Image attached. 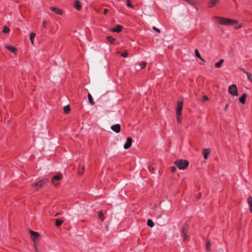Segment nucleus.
<instances>
[{
  "label": "nucleus",
  "mask_w": 252,
  "mask_h": 252,
  "mask_svg": "<svg viewBox=\"0 0 252 252\" xmlns=\"http://www.w3.org/2000/svg\"><path fill=\"white\" fill-rule=\"evenodd\" d=\"M214 19H216V22L218 24L225 26L233 25L238 22L236 20L219 16H215Z\"/></svg>",
  "instance_id": "obj_1"
},
{
  "label": "nucleus",
  "mask_w": 252,
  "mask_h": 252,
  "mask_svg": "<svg viewBox=\"0 0 252 252\" xmlns=\"http://www.w3.org/2000/svg\"><path fill=\"white\" fill-rule=\"evenodd\" d=\"M174 163L180 170L185 169L189 164V161L186 159H178L175 161Z\"/></svg>",
  "instance_id": "obj_2"
},
{
  "label": "nucleus",
  "mask_w": 252,
  "mask_h": 252,
  "mask_svg": "<svg viewBox=\"0 0 252 252\" xmlns=\"http://www.w3.org/2000/svg\"><path fill=\"white\" fill-rule=\"evenodd\" d=\"M228 93L233 96H238V89L235 84H232L229 87Z\"/></svg>",
  "instance_id": "obj_3"
},
{
  "label": "nucleus",
  "mask_w": 252,
  "mask_h": 252,
  "mask_svg": "<svg viewBox=\"0 0 252 252\" xmlns=\"http://www.w3.org/2000/svg\"><path fill=\"white\" fill-rule=\"evenodd\" d=\"M49 181V180L47 178L41 179L39 180L38 182L35 183L33 185L36 188V189H38L48 183Z\"/></svg>",
  "instance_id": "obj_4"
},
{
  "label": "nucleus",
  "mask_w": 252,
  "mask_h": 252,
  "mask_svg": "<svg viewBox=\"0 0 252 252\" xmlns=\"http://www.w3.org/2000/svg\"><path fill=\"white\" fill-rule=\"evenodd\" d=\"M183 103L182 101H178L177 106L176 108V115L181 116L182 111L183 109Z\"/></svg>",
  "instance_id": "obj_5"
},
{
  "label": "nucleus",
  "mask_w": 252,
  "mask_h": 252,
  "mask_svg": "<svg viewBox=\"0 0 252 252\" xmlns=\"http://www.w3.org/2000/svg\"><path fill=\"white\" fill-rule=\"evenodd\" d=\"M62 178V175L61 174L54 175L51 179V182L53 184L56 185V181H58Z\"/></svg>",
  "instance_id": "obj_6"
},
{
  "label": "nucleus",
  "mask_w": 252,
  "mask_h": 252,
  "mask_svg": "<svg viewBox=\"0 0 252 252\" xmlns=\"http://www.w3.org/2000/svg\"><path fill=\"white\" fill-rule=\"evenodd\" d=\"M132 138L131 137H127L126 138V143L125 144L124 146V148L125 149H128L132 144Z\"/></svg>",
  "instance_id": "obj_7"
},
{
  "label": "nucleus",
  "mask_w": 252,
  "mask_h": 252,
  "mask_svg": "<svg viewBox=\"0 0 252 252\" xmlns=\"http://www.w3.org/2000/svg\"><path fill=\"white\" fill-rule=\"evenodd\" d=\"M30 234L31 238L34 241L35 239H37L39 236V234L38 233L36 232H34L32 230H30Z\"/></svg>",
  "instance_id": "obj_8"
},
{
  "label": "nucleus",
  "mask_w": 252,
  "mask_h": 252,
  "mask_svg": "<svg viewBox=\"0 0 252 252\" xmlns=\"http://www.w3.org/2000/svg\"><path fill=\"white\" fill-rule=\"evenodd\" d=\"M111 129L116 133H118L121 130V126L119 124H115L111 126Z\"/></svg>",
  "instance_id": "obj_9"
},
{
  "label": "nucleus",
  "mask_w": 252,
  "mask_h": 252,
  "mask_svg": "<svg viewBox=\"0 0 252 252\" xmlns=\"http://www.w3.org/2000/svg\"><path fill=\"white\" fill-rule=\"evenodd\" d=\"M74 7L78 10H80L82 9L81 2L78 0H75L74 1Z\"/></svg>",
  "instance_id": "obj_10"
},
{
  "label": "nucleus",
  "mask_w": 252,
  "mask_h": 252,
  "mask_svg": "<svg viewBox=\"0 0 252 252\" xmlns=\"http://www.w3.org/2000/svg\"><path fill=\"white\" fill-rule=\"evenodd\" d=\"M50 9L54 12H55V13L58 14V15H62L63 14V11L62 9H59L58 8H56V7H50Z\"/></svg>",
  "instance_id": "obj_11"
},
{
  "label": "nucleus",
  "mask_w": 252,
  "mask_h": 252,
  "mask_svg": "<svg viewBox=\"0 0 252 252\" xmlns=\"http://www.w3.org/2000/svg\"><path fill=\"white\" fill-rule=\"evenodd\" d=\"M123 29V26L120 25H117L114 28L111 29L112 32H119Z\"/></svg>",
  "instance_id": "obj_12"
},
{
  "label": "nucleus",
  "mask_w": 252,
  "mask_h": 252,
  "mask_svg": "<svg viewBox=\"0 0 252 252\" xmlns=\"http://www.w3.org/2000/svg\"><path fill=\"white\" fill-rule=\"evenodd\" d=\"M202 154L205 159H207L210 154V151L209 149H204L203 150Z\"/></svg>",
  "instance_id": "obj_13"
},
{
  "label": "nucleus",
  "mask_w": 252,
  "mask_h": 252,
  "mask_svg": "<svg viewBox=\"0 0 252 252\" xmlns=\"http://www.w3.org/2000/svg\"><path fill=\"white\" fill-rule=\"evenodd\" d=\"M5 47L8 50L14 53H16L17 51V49L15 47L11 45H6Z\"/></svg>",
  "instance_id": "obj_14"
},
{
  "label": "nucleus",
  "mask_w": 252,
  "mask_h": 252,
  "mask_svg": "<svg viewBox=\"0 0 252 252\" xmlns=\"http://www.w3.org/2000/svg\"><path fill=\"white\" fill-rule=\"evenodd\" d=\"M220 0H210V2L209 3V7H213L216 6L219 2Z\"/></svg>",
  "instance_id": "obj_15"
},
{
  "label": "nucleus",
  "mask_w": 252,
  "mask_h": 252,
  "mask_svg": "<svg viewBox=\"0 0 252 252\" xmlns=\"http://www.w3.org/2000/svg\"><path fill=\"white\" fill-rule=\"evenodd\" d=\"M247 96V94L246 93H244L239 98V100L240 102L242 104H245L246 97Z\"/></svg>",
  "instance_id": "obj_16"
},
{
  "label": "nucleus",
  "mask_w": 252,
  "mask_h": 252,
  "mask_svg": "<svg viewBox=\"0 0 252 252\" xmlns=\"http://www.w3.org/2000/svg\"><path fill=\"white\" fill-rule=\"evenodd\" d=\"M248 203L249 205L250 211L251 213H252V197L251 196H249L248 197Z\"/></svg>",
  "instance_id": "obj_17"
},
{
  "label": "nucleus",
  "mask_w": 252,
  "mask_h": 252,
  "mask_svg": "<svg viewBox=\"0 0 252 252\" xmlns=\"http://www.w3.org/2000/svg\"><path fill=\"white\" fill-rule=\"evenodd\" d=\"M189 225L187 223H184L183 226L182 232L183 234L188 233Z\"/></svg>",
  "instance_id": "obj_18"
},
{
  "label": "nucleus",
  "mask_w": 252,
  "mask_h": 252,
  "mask_svg": "<svg viewBox=\"0 0 252 252\" xmlns=\"http://www.w3.org/2000/svg\"><path fill=\"white\" fill-rule=\"evenodd\" d=\"M188 2L189 4L192 6H195L196 4V2L194 0H183Z\"/></svg>",
  "instance_id": "obj_19"
},
{
  "label": "nucleus",
  "mask_w": 252,
  "mask_h": 252,
  "mask_svg": "<svg viewBox=\"0 0 252 252\" xmlns=\"http://www.w3.org/2000/svg\"><path fill=\"white\" fill-rule=\"evenodd\" d=\"M36 34L34 32H31L30 35V39L32 44H33V39L35 38Z\"/></svg>",
  "instance_id": "obj_20"
},
{
  "label": "nucleus",
  "mask_w": 252,
  "mask_h": 252,
  "mask_svg": "<svg viewBox=\"0 0 252 252\" xmlns=\"http://www.w3.org/2000/svg\"><path fill=\"white\" fill-rule=\"evenodd\" d=\"M88 98L89 103L91 105H94V100L93 99V97L90 93H88Z\"/></svg>",
  "instance_id": "obj_21"
},
{
  "label": "nucleus",
  "mask_w": 252,
  "mask_h": 252,
  "mask_svg": "<svg viewBox=\"0 0 252 252\" xmlns=\"http://www.w3.org/2000/svg\"><path fill=\"white\" fill-rule=\"evenodd\" d=\"M63 221L62 220L60 219H57L56 220V225L57 227L60 226L62 223H63Z\"/></svg>",
  "instance_id": "obj_22"
},
{
  "label": "nucleus",
  "mask_w": 252,
  "mask_h": 252,
  "mask_svg": "<svg viewBox=\"0 0 252 252\" xmlns=\"http://www.w3.org/2000/svg\"><path fill=\"white\" fill-rule=\"evenodd\" d=\"M106 38L112 44L114 43L115 41V39L114 37H113L112 36H107Z\"/></svg>",
  "instance_id": "obj_23"
},
{
  "label": "nucleus",
  "mask_w": 252,
  "mask_h": 252,
  "mask_svg": "<svg viewBox=\"0 0 252 252\" xmlns=\"http://www.w3.org/2000/svg\"><path fill=\"white\" fill-rule=\"evenodd\" d=\"M147 225L151 227H153L154 225L153 221L151 219H148L147 220Z\"/></svg>",
  "instance_id": "obj_24"
},
{
  "label": "nucleus",
  "mask_w": 252,
  "mask_h": 252,
  "mask_svg": "<svg viewBox=\"0 0 252 252\" xmlns=\"http://www.w3.org/2000/svg\"><path fill=\"white\" fill-rule=\"evenodd\" d=\"M211 242L209 241H208L206 243V250L208 251H211Z\"/></svg>",
  "instance_id": "obj_25"
},
{
  "label": "nucleus",
  "mask_w": 252,
  "mask_h": 252,
  "mask_svg": "<svg viewBox=\"0 0 252 252\" xmlns=\"http://www.w3.org/2000/svg\"><path fill=\"white\" fill-rule=\"evenodd\" d=\"M70 109L69 105L65 106L63 107V111L65 114H67L70 111Z\"/></svg>",
  "instance_id": "obj_26"
},
{
  "label": "nucleus",
  "mask_w": 252,
  "mask_h": 252,
  "mask_svg": "<svg viewBox=\"0 0 252 252\" xmlns=\"http://www.w3.org/2000/svg\"><path fill=\"white\" fill-rule=\"evenodd\" d=\"M247 76V77H248V80L251 82L252 83V74L250 73V72H248L247 73H246V74Z\"/></svg>",
  "instance_id": "obj_27"
},
{
  "label": "nucleus",
  "mask_w": 252,
  "mask_h": 252,
  "mask_svg": "<svg viewBox=\"0 0 252 252\" xmlns=\"http://www.w3.org/2000/svg\"><path fill=\"white\" fill-rule=\"evenodd\" d=\"M10 31L9 28L7 26H4L3 28L2 32L4 33H7Z\"/></svg>",
  "instance_id": "obj_28"
},
{
  "label": "nucleus",
  "mask_w": 252,
  "mask_h": 252,
  "mask_svg": "<svg viewBox=\"0 0 252 252\" xmlns=\"http://www.w3.org/2000/svg\"><path fill=\"white\" fill-rule=\"evenodd\" d=\"M194 53H195V55L196 57L197 58H200V59L201 60H203L201 56H200V53L199 52H198V50L197 49H195V51H194Z\"/></svg>",
  "instance_id": "obj_29"
},
{
  "label": "nucleus",
  "mask_w": 252,
  "mask_h": 252,
  "mask_svg": "<svg viewBox=\"0 0 252 252\" xmlns=\"http://www.w3.org/2000/svg\"><path fill=\"white\" fill-rule=\"evenodd\" d=\"M183 240L184 241H188L189 240V236L187 234H183Z\"/></svg>",
  "instance_id": "obj_30"
},
{
  "label": "nucleus",
  "mask_w": 252,
  "mask_h": 252,
  "mask_svg": "<svg viewBox=\"0 0 252 252\" xmlns=\"http://www.w3.org/2000/svg\"><path fill=\"white\" fill-rule=\"evenodd\" d=\"M146 65H147V63L146 62H142L140 63V66L141 69H143V68H145V67L146 66Z\"/></svg>",
  "instance_id": "obj_31"
},
{
  "label": "nucleus",
  "mask_w": 252,
  "mask_h": 252,
  "mask_svg": "<svg viewBox=\"0 0 252 252\" xmlns=\"http://www.w3.org/2000/svg\"><path fill=\"white\" fill-rule=\"evenodd\" d=\"M98 215H99L100 219L101 220H103L104 219V216H103V213L102 212H99L98 213Z\"/></svg>",
  "instance_id": "obj_32"
},
{
  "label": "nucleus",
  "mask_w": 252,
  "mask_h": 252,
  "mask_svg": "<svg viewBox=\"0 0 252 252\" xmlns=\"http://www.w3.org/2000/svg\"><path fill=\"white\" fill-rule=\"evenodd\" d=\"M126 5L129 7H130L131 8H133V6L132 5V4L130 2V1L129 0H127V3H126Z\"/></svg>",
  "instance_id": "obj_33"
},
{
  "label": "nucleus",
  "mask_w": 252,
  "mask_h": 252,
  "mask_svg": "<svg viewBox=\"0 0 252 252\" xmlns=\"http://www.w3.org/2000/svg\"><path fill=\"white\" fill-rule=\"evenodd\" d=\"M181 116L176 115L177 121L178 124L181 123Z\"/></svg>",
  "instance_id": "obj_34"
},
{
  "label": "nucleus",
  "mask_w": 252,
  "mask_h": 252,
  "mask_svg": "<svg viewBox=\"0 0 252 252\" xmlns=\"http://www.w3.org/2000/svg\"><path fill=\"white\" fill-rule=\"evenodd\" d=\"M222 64L219 62L215 63V66L217 68H220Z\"/></svg>",
  "instance_id": "obj_35"
},
{
  "label": "nucleus",
  "mask_w": 252,
  "mask_h": 252,
  "mask_svg": "<svg viewBox=\"0 0 252 252\" xmlns=\"http://www.w3.org/2000/svg\"><path fill=\"white\" fill-rule=\"evenodd\" d=\"M121 56L126 58L128 56V53L126 52H124L121 54Z\"/></svg>",
  "instance_id": "obj_36"
},
{
  "label": "nucleus",
  "mask_w": 252,
  "mask_h": 252,
  "mask_svg": "<svg viewBox=\"0 0 252 252\" xmlns=\"http://www.w3.org/2000/svg\"><path fill=\"white\" fill-rule=\"evenodd\" d=\"M208 97L207 95H205L203 96L202 101H205L208 100Z\"/></svg>",
  "instance_id": "obj_37"
},
{
  "label": "nucleus",
  "mask_w": 252,
  "mask_h": 252,
  "mask_svg": "<svg viewBox=\"0 0 252 252\" xmlns=\"http://www.w3.org/2000/svg\"><path fill=\"white\" fill-rule=\"evenodd\" d=\"M153 29L154 31H156V32H158V33H160V30L159 29H158L157 28H156V27H153Z\"/></svg>",
  "instance_id": "obj_38"
},
{
  "label": "nucleus",
  "mask_w": 252,
  "mask_h": 252,
  "mask_svg": "<svg viewBox=\"0 0 252 252\" xmlns=\"http://www.w3.org/2000/svg\"><path fill=\"white\" fill-rule=\"evenodd\" d=\"M239 69H240V70H241L243 72H244V73H245V74H246V73H247V72H248V71H246V70L245 68H241V67H240V68H239Z\"/></svg>",
  "instance_id": "obj_39"
},
{
  "label": "nucleus",
  "mask_w": 252,
  "mask_h": 252,
  "mask_svg": "<svg viewBox=\"0 0 252 252\" xmlns=\"http://www.w3.org/2000/svg\"><path fill=\"white\" fill-rule=\"evenodd\" d=\"M46 21H44L42 23V27L43 28H46Z\"/></svg>",
  "instance_id": "obj_40"
},
{
  "label": "nucleus",
  "mask_w": 252,
  "mask_h": 252,
  "mask_svg": "<svg viewBox=\"0 0 252 252\" xmlns=\"http://www.w3.org/2000/svg\"><path fill=\"white\" fill-rule=\"evenodd\" d=\"M176 170V167H175V166H172V167H171V172H174Z\"/></svg>",
  "instance_id": "obj_41"
},
{
  "label": "nucleus",
  "mask_w": 252,
  "mask_h": 252,
  "mask_svg": "<svg viewBox=\"0 0 252 252\" xmlns=\"http://www.w3.org/2000/svg\"><path fill=\"white\" fill-rule=\"evenodd\" d=\"M242 27V25H239V26H236V27H235V29L238 30V29H241Z\"/></svg>",
  "instance_id": "obj_42"
},
{
  "label": "nucleus",
  "mask_w": 252,
  "mask_h": 252,
  "mask_svg": "<svg viewBox=\"0 0 252 252\" xmlns=\"http://www.w3.org/2000/svg\"><path fill=\"white\" fill-rule=\"evenodd\" d=\"M229 104H227L224 108V111H226L227 110V108L228 107Z\"/></svg>",
  "instance_id": "obj_43"
},
{
  "label": "nucleus",
  "mask_w": 252,
  "mask_h": 252,
  "mask_svg": "<svg viewBox=\"0 0 252 252\" xmlns=\"http://www.w3.org/2000/svg\"><path fill=\"white\" fill-rule=\"evenodd\" d=\"M108 12V10L107 9H104L103 11V13L104 14H106Z\"/></svg>",
  "instance_id": "obj_44"
},
{
  "label": "nucleus",
  "mask_w": 252,
  "mask_h": 252,
  "mask_svg": "<svg viewBox=\"0 0 252 252\" xmlns=\"http://www.w3.org/2000/svg\"><path fill=\"white\" fill-rule=\"evenodd\" d=\"M149 170H150V172H153V171L155 169L154 167H152V168L151 169V167H149Z\"/></svg>",
  "instance_id": "obj_45"
},
{
  "label": "nucleus",
  "mask_w": 252,
  "mask_h": 252,
  "mask_svg": "<svg viewBox=\"0 0 252 252\" xmlns=\"http://www.w3.org/2000/svg\"><path fill=\"white\" fill-rule=\"evenodd\" d=\"M220 63L222 64V63L224 62V60L223 59H221L220 60V61H219Z\"/></svg>",
  "instance_id": "obj_46"
},
{
  "label": "nucleus",
  "mask_w": 252,
  "mask_h": 252,
  "mask_svg": "<svg viewBox=\"0 0 252 252\" xmlns=\"http://www.w3.org/2000/svg\"><path fill=\"white\" fill-rule=\"evenodd\" d=\"M59 215V213H57V214L55 215V216H58Z\"/></svg>",
  "instance_id": "obj_47"
}]
</instances>
